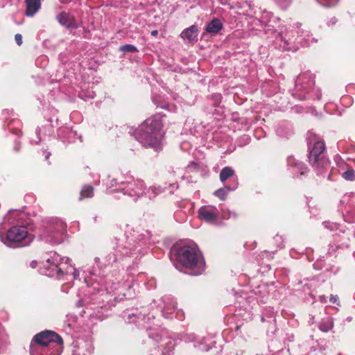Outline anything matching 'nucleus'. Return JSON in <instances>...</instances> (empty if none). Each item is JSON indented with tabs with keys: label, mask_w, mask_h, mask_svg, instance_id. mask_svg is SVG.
Masks as SVG:
<instances>
[{
	"label": "nucleus",
	"mask_w": 355,
	"mask_h": 355,
	"mask_svg": "<svg viewBox=\"0 0 355 355\" xmlns=\"http://www.w3.org/2000/svg\"><path fill=\"white\" fill-rule=\"evenodd\" d=\"M320 301L322 303H325V302H327V297L324 295H321V296H320Z\"/></svg>",
	"instance_id": "nucleus-33"
},
{
	"label": "nucleus",
	"mask_w": 355,
	"mask_h": 355,
	"mask_svg": "<svg viewBox=\"0 0 355 355\" xmlns=\"http://www.w3.org/2000/svg\"><path fill=\"white\" fill-rule=\"evenodd\" d=\"M94 94H92L89 95V98H94Z\"/></svg>",
	"instance_id": "nucleus-40"
},
{
	"label": "nucleus",
	"mask_w": 355,
	"mask_h": 355,
	"mask_svg": "<svg viewBox=\"0 0 355 355\" xmlns=\"http://www.w3.org/2000/svg\"><path fill=\"white\" fill-rule=\"evenodd\" d=\"M119 50L123 52H137V47L132 44H124L119 47Z\"/></svg>",
	"instance_id": "nucleus-24"
},
{
	"label": "nucleus",
	"mask_w": 355,
	"mask_h": 355,
	"mask_svg": "<svg viewBox=\"0 0 355 355\" xmlns=\"http://www.w3.org/2000/svg\"><path fill=\"white\" fill-rule=\"evenodd\" d=\"M35 262H32V263H31V266H32V267H35Z\"/></svg>",
	"instance_id": "nucleus-39"
},
{
	"label": "nucleus",
	"mask_w": 355,
	"mask_h": 355,
	"mask_svg": "<svg viewBox=\"0 0 355 355\" xmlns=\"http://www.w3.org/2000/svg\"><path fill=\"white\" fill-rule=\"evenodd\" d=\"M50 155H51V153H47L46 155H45V159L47 160Z\"/></svg>",
	"instance_id": "nucleus-38"
},
{
	"label": "nucleus",
	"mask_w": 355,
	"mask_h": 355,
	"mask_svg": "<svg viewBox=\"0 0 355 355\" xmlns=\"http://www.w3.org/2000/svg\"><path fill=\"white\" fill-rule=\"evenodd\" d=\"M279 6L282 9L287 8L291 3L292 0H275Z\"/></svg>",
	"instance_id": "nucleus-26"
},
{
	"label": "nucleus",
	"mask_w": 355,
	"mask_h": 355,
	"mask_svg": "<svg viewBox=\"0 0 355 355\" xmlns=\"http://www.w3.org/2000/svg\"><path fill=\"white\" fill-rule=\"evenodd\" d=\"M234 189V188L231 189L229 187H225L224 188H221V189L216 190L214 192V195L216 197L219 198L220 200H223L225 199L228 192H230Z\"/></svg>",
	"instance_id": "nucleus-22"
},
{
	"label": "nucleus",
	"mask_w": 355,
	"mask_h": 355,
	"mask_svg": "<svg viewBox=\"0 0 355 355\" xmlns=\"http://www.w3.org/2000/svg\"><path fill=\"white\" fill-rule=\"evenodd\" d=\"M198 214L200 220L210 224H215L218 220L220 211L214 206L205 205L198 209Z\"/></svg>",
	"instance_id": "nucleus-9"
},
{
	"label": "nucleus",
	"mask_w": 355,
	"mask_h": 355,
	"mask_svg": "<svg viewBox=\"0 0 355 355\" xmlns=\"http://www.w3.org/2000/svg\"><path fill=\"white\" fill-rule=\"evenodd\" d=\"M302 88H303V89H305L306 88V86H303V85H302Z\"/></svg>",
	"instance_id": "nucleus-41"
},
{
	"label": "nucleus",
	"mask_w": 355,
	"mask_h": 355,
	"mask_svg": "<svg viewBox=\"0 0 355 355\" xmlns=\"http://www.w3.org/2000/svg\"><path fill=\"white\" fill-rule=\"evenodd\" d=\"M338 301V297L337 295H331L330 302L331 303L336 304V303H337Z\"/></svg>",
	"instance_id": "nucleus-32"
},
{
	"label": "nucleus",
	"mask_w": 355,
	"mask_h": 355,
	"mask_svg": "<svg viewBox=\"0 0 355 355\" xmlns=\"http://www.w3.org/2000/svg\"><path fill=\"white\" fill-rule=\"evenodd\" d=\"M76 306H83V300H78L77 302Z\"/></svg>",
	"instance_id": "nucleus-34"
},
{
	"label": "nucleus",
	"mask_w": 355,
	"mask_h": 355,
	"mask_svg": "<svg viewBox=\"0 0 355 355\" xmlns=\"http://www.w3.org/2000/svg\"><path fill=\"white\" fill-rule=\"evenodd\" d=\"M296 34H299V32L295 29L289 28H285V31H281L278 33V36L280 40L284 42L283 46L285 50H290L289 45L291 43H301L302 46H309L313 43H315L317 40L313 37L309 31H302L300 35L296 37Z\"/></svg>",
	"instance_id": "nucleus-7"
},
{
	"label": "nucleus",
	"mask_w": 355,
	"mask_h": 355,
	"mask_svg": "<svg viewBox=\"0 0 355 355\" xmlns=\"http://www.w3.org/2000/svg\"><path fill=\"white\" fill-rule=\"evenodd\" d=\"M66 225L59 219H49L44 223L40 237L45 242L58 244L62 242Z\"/></svg>",
	"instance_id": "nucleus-4"
},
{
	"label": "nucleus",
	"mask_w": 355,
	"mask_h": 355,
	"mask_svg": "<svg viewBox=\"0 0 355 355\" xmlns=\"http://www.w3.org/2000/svg\"><path fill=\"white\" fill-rule=\"evenodd\" d=\"M198 35V29L197 26L192 25L190 27L184 29L180 34L181 37L189 42H193L197 38Z\"/></svg>",
	"instance_id": "nucleus-13"
},
{
	"label": "nucleus",
	"mask_w": 355,
	"mask_h": 355,
	"mask_svg": "<svg viewBox=\"0 0 355 355\" xmlns=\"http://www.w3.org/2000/svg\"><path fill=\"white\" fill-rule=\"evenodd\" d=\"M288 163L290 166L293 168V171L299 172L301 175H304L306 172V166L303 163L295 160L293 157H288Z\"/></svg>",
	"instance_id": "nucleus-18"
},
{
	"label": "nucleus",
	"mask_w": 355,
	"mask_h": 355,
	"mask_svg": "<svg viewBox=\"0 0 355 355\" xmlns=\"http://www.w3.org/2000/svg\"><path fill=\"white\" fill-rule=\"evenodd\" d=\"M15 40L17 45L20 46L22 44V36L21 34L17 33L15 35Z\"/></svg>",
	"instance_id": "nucleus-29"
},
{
	"label": "nucleus",
	"mask_w": 355,
	"mask_h": 355,
	"mask_svg": "<svg viewBox=\"0 0 355 355\" xmlns=\"http://www.w3.org/2000/svg\"><path fill=\"white\" fill-rule=\"evenodd\" d=\"M299 25H300V24L297 23V28H299Z\"/></svg>",
	"instance_id": "nucleus-43"
},
{
	"label": "nucleus",
	"mask_w": 355,
	"mask_h": 355,
	"mask_svg": "<svg viewBox=\"0 0 355 355\" xmlns=\"http://www.w3.org/2000/svg\"><path fill=\"white\" fill-rule=\"evenodd\" d=\"M73 355H78L77 354L74 353Z\"/></svg>",
	"instance_id": "nucleus-44"
},
{
	"label": "nucleus",
	"mask_w": 355,
	"mask_h": 355,
	"mask_svg": "<svg viewBox=\"0 0 355 355\" xmlns=\"http://www.w3.org/2000/svg\"><path fill=\"white\" fill-rule=\"evenodd\" d=\"M234 174V170L230 167L226 166L223 168L220 173V180L223 182L226 181L228 178L233 176Z\"/></svg>",
	"instance_id": "nucleus-21"
},
{
	"label": "nucleus",
	"mask_w": 355,
	"mask_h": 355,
	"mask_svg": "<svg viewBox=\"0 0 355 355\" xmlns=\"http://www.w3.org/2000/svg\"><path fill=\"white\" fill-rule=\"evenodd\" d=\"M148 336L149 338H152L156 342H159L160 340L164 341L166 340L164 345L169 346L168 349H167V352H171L173 348L174 345L173 343V340L171 338H167L166 336L165 339L164 338V336H166V332L163 329L160 328L150 329ZM164 344H162V346Z\"/></svg>",
	"instance_id": "nucleus-10"
},
{
	"label": "nucleus",
	"mask_w": 355,
	"mask_h": 355,
	"mask_svg": "<svg viewBox=\"0 0 355 355\" xmlns=\"http://www.w3.org/2000/svg\"><path fill=\"white\" fill-rule=\"evenodd\" d=\"M223 28V24L218 18L212 19L206 26L205 31L211 35L217 34Z\"/></svg>",
	"instance_id": "nucleus-16"
},
{
	"label": "nucleus",
	"mask_w": 355,
	"mask_h": 355,
	"mask_svg": "<svg viewBox=\"0 0 355 355\" xmlns=\"http://www.w3.org/2000/svg\"><path fill=\"white\" fill-rule=\"evenodd\" d=\"M95 260H96V262H97L99 260V259L98 258H96Z\"/></svg>",
	"instance_id": "nucleus-42"
},
{
	"label": "nucleus",
	"mask_w": 355,
	"mask_h": 355,
	"mask_svg": "<svg viewBox=\"0 0 355 355\" xmlns=\"http://www.w3.org/2000/svg\"><path fill=\"white\" fill-rule=\"evenodd\" d=\"M121 189L123 194L128 196L135 201L144 196L146 187L141 180L128 177L125 180L121 181Z\"/></svg>",
	"instance_id": "nucleus-8"
},
{
	"label": "nucleus",
	"mask_w": 355,
	"mask_h": 355,
	"mask_svg": "<svg viewBox=\"0 0 355 355\" xmlns=\"http://www.w3.org/2000/svg\"><path fill=\"white\" fill-rule=\"evenodd\" d=\"M325 149V145L323 141H318L314 142L313 147L309 153V162L313 160L317 161L319 157H321V154Z\"/></svg>",
	"instance_id": "nucleus-11"
},
{
	"label": "nucleus",
	"mask_w": 355,
	"mask_h": 355,
	"mask_svg": "<svg viewBox=\"0 0 355 355\" xmlns=\"http://www.w3.org/2000/svg\"><path fill=\"white\" fill-rule=\"evenodd\" d=\"M164 306L162 307V312L163 316L168 318L167 314L171 313L176 309V304L169 297H165L162 299Z\"/></svg>",
	"instance_id": "nucleus-17"
},
{
	"label": "nucleus",
	"mask_w": 355,
	"mask_h": 355,
	"mask_svg": "<svg viewBox=\"0 0 355 355\" xmlns=\"http://www.w3.org/2000/svg\"><path fill=\"white\" fill-rule=\"evenodd\" d=\"M164 135L159 114L147 119L135 132L136 139L144 146L151 147L156 150L162 145Z\"/></svg>",
	"instance_id": "nucleus-1"
},
{
	"label": "nucleus",
	"mask_w": 355,
	"mask_h": 355,
	"mask_svg": "<svg viewBox=\"0 0 355 355\" xmlns=\"http://www.w3.org/2000/svg\"><path fill=\"white\" fill-rule=\"evenodd\" d=\"M26 5V15L33 17L41 8V0H25Z\"/></svg>",
	"instance_id": "nucleus-12"
},
{
	"label": "nucleus",
	"mask_w": 355,
	"mask_h": 355,
	"mask_svg": "<svg viewBox=\"0 0 355 355\" xmlns=\"http://www.w3.org/2000/svg\"><path fill=\"white\" fill-rule=\"evenodd\" d=\"M94 196V188L90 185H85L83 187L80 192L79 200L92 198Z\"/></svg>",
	"instance_id": "nucleus-20"
},
{
	"label": "nucleus",
	"mask_w": 355,
	"mask_h": 355,
	"mask_svg": "<svg viewBox=\"0 0 355 355\" xmlns=\"http://www.w3.org/2000/svg\"><path fill=\"white\" fill-rule=\"evenodd\" d=\"M116 261V257L114 255H109L108 259L106 260L105 265H110Z\"/></svg>",
	"instance_id": "nucleus-31"
},
{
	"label": "nucleus",
	"mask_w": 355,
	"mask_h": 355,
	"mask_svg": "<svg viewBox=\"0 0 355 355\" xmlns=\"http://www.w3.org/2000/svg\"><path fill=\"white\" fill-rule=\"evenodd\" d=\"M305 78H306L305 74L300 75L297 78V80H296V87H297L300 84H301L304 81V79H305Z\"/></svg>",
	"instance_id": "nucleus-30"
},
{
	"label": "nucleus",
	"mask_w": 355,
	"mask_h": 355,
	"mask_svg": "<svg viewBox=\"0 0 355 355\" xmlns=\"http://www.w3.org/2000/svg\"><path fill=\"white\" fill-rule=\"evenodd\" d=\"M176 259L185 268L191 270V275H200L205 270V263L196 245L189 243L178 248Z\"/></svg>",
	"instance_id": "nucleus-2"
},
{
	"label": "nucleus",
	"mask_w": 355,
	"mask_h": 355,
	"mask_svg": "<svg viewBox=\"0 0 355 355\" xmlns=\"http://www.w3.org/2000/svg\"><path fill=\"white\" fill-rule=\"evenodd\" d=\"M164 189L159 186H152L148 188L146 187L145 190L144 196L149 199H153L157 195L162 193Z\"/></svg>",
	"instance_id": "nucleus-19"
},
{
	"label": "nucleus",
	"mask_w": 355,
	"mask_h": 355,
	"mask_svg": "<svg viewBox=\"0 0 355 355\" xmlns=\"http://www.w3.org/2000/svg\"><path fill=\"white\" fill-rule=\"evenodd\" d=\"M58 22L67 28L76 26V23L73 16L67 12H61L57 15Z\"/></svg>",
	"instance_id": "nucleus-14"
},
{
	"label": "nucleus",
	"mask_w": 355,
	"mask_h": 355,
	"mask_svg": "<svg viewBox=\"0 0 355 355\" xmlns=\"http://www.w3.org/2000/svg\"><path fill=\"white\" fill-rule=\"evenodd\" d=\"M232 216L234 218H236V214L234 211H231L229 209H227V211H225V210L223 211V212H222V218H223L227 219Z\"/></svg>",
	"instance_id": "nucleus-28"
},
{
	"label": "nucleus",
	"mask_w": 355,
	"mask_h": 355,
	"mask_svg": "<svg viewBox=\"0 0 355 355\" xmlns=\"http://www.w3.org/2000/svg\"><path fill=\"white\" fill-rule=\"evenodd\" d=\"M1 241L7 246L12 247L15 243L28 245L33 241V236L28 234L23 225H16L10 228L5 234H0Z\"/></svg>",
	"instance_id": "nucleus-6"
},
{
	"label": "nucleus",
	"mask_w": 355,
	"mask_h": 355,
	"mask_svg": "<svg viewBox=\"0 0 355 355\" xmlns=\"http://www.w3.org/2000/svg\"><path fill=\"white\" fill-rule=\"evenodd\" d=\"M343 177L347 180L352 181L355 179V171L353 169H349L343 173Z\"/></svg>",
	"instance_id": "nucleus-25"
},
{
	"label": "nucleus",
	"mask_w": 355,
	"mask_h": 355,
	"mask_svg": "<svg viewBox=\"0 0 355 355\" xmlns=\"http://www.w3.org/2000/svg\"><path fill=\"white\" fill-rule=\"evenodd\" d=\"M69 262L68 257H62L53 252L44 263L45 275L51 277L60 278L64 273L69 272Z\"/></svg>",
	"instance_id": "nucleus-5"
},
{
	"label": "nucleus",
	"mask_w": 355,
	"mask_h": 355,
	"mask_svg": "<svg viewBox=\"0 0 355 355\" xmlns=\"http://www.w3.org/2000/svg\"><path fill=\"white\" fill-rule=\"evenodd\" d=\"M310 163L317 171L318 174H322L323 171L327 170L329 166V162L324 157H319L317 161L313 160V162Z\"/></svg>",
	"instance_id": "nucleus-15"
},
{
	"label": "nucleus",
	"mask_w": 355,
	"mask_h": 355,
	"mask_svg": "<svg viewBox=\"0 0 355 355\" xmlns=\"http://www.w3.org/2000/svg\"><path fill=\"white\" fill-rule=\"evenodd\" d=\"M34 341L40 346H31V355H59L60 346L62 345V338L57 334L45 331L35 336Z\"/></svg>",
	"instance_id": "nucleus-3"
},
{
	"label": "nucleus",
	"mask_w": 355,
	"mask_h": 355,
	"mask_svg": "<svg viewBox=\"0 0 355 355\" xmlns=\"http://www.w3.org/2000/svg\"><path fill=\"white\" fill-rule=\"evenodd\" d=\"M170 187H174V188H175V189H178V186L177 185V184H170Z\"/></svg>",
	"instance_id": "nucleus-37"
},
{
	"label": "nucleus",
	"mask_w": 355,
	"mask_h": 355,
	"mask_svg": "<svg viewBox=\"0 0 355 355\" xmlns=\"http://www.w3.org/2000/svg\"><path fill=\"white\" fill-rule=\"evenodd\" d=\"M157 34H158V32H157V31H156V30L151 31V35H152L153 36H157Z\"/></svg>",
	"instance_id": "nucleus-35"
},
{
	"label": "nucleus",
	"mask_w": 355,
	"mask_h": 355,
	"mask_svg": "<svg viewBox=\"0 0 355 355\" xmlns=\"http://www.w3.org/2000/svg\"><path fill=\"white\" fill-rule=\"evenodd\" d=\"M333 327V322L331 320H328L327 321H322L320 322L319 325V329L324 331L327 332L331 330Z\"/></svg>",
	"instance_id": "nucleus-23"
},
{
	"label": "nucleus",
	"mask_w": 355,
	"mask_h": 355,
	"mask_svg": "<svg viewBox=\"0 0 355 355\" xmlns=\"http://www.w3.org/2000/svg\"><path fill=\"white\" fill-rule=\"evenodd\" d=\"M338 0H321L320 3L324 7H333L334 6Z\"/></svg>",
	"instance_id": "nucleus-27"
},
{
	"label": "nucleus",
	"mask_w": 355,
	"mask_h": 355,
	"mask_svg": "<svg viewBox=\"0 0 355 355\" xmlns=\"http://www.w3.org/2000/svg\"><path fill=\"white\" fill-rule=\"evenodd\" d=\"M73 275H74V277L76 278L78 276V272H77V271L76 270V269H73Z\"/></svg>",
	"instance_id": "nucleus-36"
}]
</instances>
